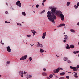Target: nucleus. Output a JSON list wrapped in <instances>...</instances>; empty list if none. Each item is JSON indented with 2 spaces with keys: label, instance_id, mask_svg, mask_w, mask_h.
I'll return each mask as SVG.
<instances>
[{
  "label": "nucleus",
  "instance_id": "obj_14",
  "mask_svg": "<svg viewBox=\"0 0 79 79\" xmlns=\"http://www.w3.org/2000/svg\"><path fill=\"white\" fill-rule=\"evenodd\" d=\"M42 75L43 76H47V74L45 72H43L42 73Z\"/></svg>",
  "mask_w": 79,
  "mask_h": 79
},
{
  "label": "nucleus",
  "instance_id": "obj_10",
  "mask_svg": "<svg viewBox=\"0 0 79 79\" xmlns=\"http://www.w3.org/2000/svg\"><path fill=\"white\" fill-rule=\"evenodd\" d=\"M68 37L67 35H64V40H67V39H68Z\"/></svg>",
  "mask_w": 79,
  "mask_h": 79
},
{
  "label": "nucleus",
  "instance_id": "obj_24",
  "mask_svg": "<svg viewBox=\"0 0 79 79\" xmlns=\"http://www.w3.org/2000/svg\"><path fill=\"white\" fill-rule=\"evenodd\" d=\"M74 7H75V9H77V8H78V6H76V5H75L74 6Z\"/></svg>",
  "mask_w": 79,
  "mask_h": 79
},
{
  "label": "nucleus",
  "instance_id": "obj_30",
  "mask_svg": "<svg viewBox=\"0 0 79 79\" xmlns=\"http://www.w3.org/2000/svg\"><path fill=\"white\" fill-rule=\"evenodd\" d=\"M29 61H32V57H30L29 58Z\"/></svg>",
  "mask_w": 79,
  "mask_h": 79
},
{
  "label": "nucleus",
  "instance_id": "obj_27",
  "mask_svg": "<svg viewBox=\"0 0 79 79\" xmlns=\"http://www.w3.org/2000/svg\"><path fill=\"white\" fill-rule=\"evenodd\" d=\"M59 79H65L64 77H61L59 78Z\"/></svg>",
  "mask_w": 79,
  "mask_h": 79
},
{
  "label": "nucleus",
  "instance_id": "obj_63",
  "mask_svg": "<svg viewBox=\"0 0 79 79\" xmlns=\"http://www.w3.org/2000/svg\"><path fill=\"white\" fill-rule=\"evenodd\" d=\"M27 79H28V78H27Z\"/></svg>",
  "mask_w": 79,
  "mask_h": 79
},
{
  "label": "nucleus",
  "instance_id": "obj_45",
  "mask_svg": "<svg viewBox=\"0 0 79 79\" xmlns=\"http://www.w3.org/2000/svg\"><path fill=\"white\" fill-rule=\"evenodd\" d=\"M46 1H47V0H44L43 1V2H46Z\"/></svg>",
  "mask_w": 79,
  "mask_h": 79
},
{
  "label": "nucleus",
  "instance_id": "obj_54",
  "mask_svg": "<svg viewBox=\"0 0 79 79\" xmlns=\"http://www.w3.org/2000/svg\"><path fill=\"white\" fill-rule=\"evenodd\" d=\"M78 69H76V71H78Z\"/></svg>",
  "mask_w": 79,
  "mask_h": 79
},
{
  "label": "nucleus",
  "instance_id": "obj_61",
  "mask_svg": "<svg viewBox=\"0 0 79 79\" xmlns=\"http://www.w3.org/2000/svg\"><path fill=\"white\" fill-rule=\"evenodd\" d=\"M34 13H35V12H34Z\"/></svg>",
  "mask_w": 79,
  "mask_h": 79
},
{
  "label": "nucleus",
  "instance_id": "obj_20",
  "mask_svg": "<svg viewBox=\"0 0 79 79\" xmlns=\"http://www.w3.org/2000/svg\"><path fill=\"white\" fill-rule=\"evenodd\" d=\"M64 60L66 61H67L68 60V58L66 57H64Z\"/></svg>",
  "mask_w": 79,
  "mask_h": 79
},
{
  "label": "nucleus",
  "instance_id": "obj_42",
  "mask_svg": "<svg viewBox=\"0 0 79 79\" xmlns=\"http://www.w3.org/2000/svg\"><path fill=\"white\" fill-rule=\"evenodd\" d=\"M55 77H56V78H58V76H55Z\"/></svg>",
  "mask_w": 79,
  "mask_h": 79
},
{
  "label": "nucleus",
  "instance_id": "obj_43",
  "mask_svg": "<svg viewBox=\"0 0 79 79\" xmlns=\"http://www.w3.org/2000/svg\"><path fill=\"white\" fill-rule=\"evenodd\" d=\"M47 78L48 79H50V77H47Z\"/></svg>",
  "mask_w": 79,
  "mask_h": 79
},
{
  "label": "nucleus",
  "instance_id": "obj_8",
  "mask_svg": "<svg viewBox=\"0 0 79 79\" xmlns=\"http://www.w3.org/2000/svg\"><path fill=\"white\" fill-rule=\"evenodd\" d=\"M46 36V32L43 34V36L42 37V39H44L45 38V36Z\"/></svg>",
  "mask_w": 79,
  "mask_h": 79
},
{
  "label": "nucleus",
  "instance_id": "obj_32",
  "mask_svg": "<svg viewBox=\"0 0 79 79\" xmlns=\"http://www.w3.org/2000/svg\"><path fill=\"white\" fill-rule=\"evenodd\" d=\"M43 70L44 71H47V69H46L45 68H44L43 69Z\"/></svg>",
  "mask_w": 79,
  "mask_h": 79
},
{
  "label": "nucleus",
  "instance_id": "obj_44",
  "mask_svg": "<svg viewBox=\"0 0 79 79\" xmlns=\"http://www.w3.org/2000/svg\"><path fill=\"white\" fill-rule=\"evenodd\" d=\"M31 45V47H33V45H34V44H30Z\"/></svg>",
  "mask_w": 79,
  "mask_h": 79
},
{
  "label": "nucleus",
  "instance_id": "obj_56",
  "mask_svg": "<svg viewBox=\"0 0 79 79\" xmlns=\"http://www.w3.org/2000/svg\"><path fill=\"white\" fill-rule=\"evenodd\" d=\"M22 23H23L24 22H22Z\"/></svg>",
  "mask_w": 79,
  "mask_h": 79
},
{
  "label": "nucleus",
  "instance_id": "obj_33",
  "mask_svg": "<svg viewBox=\"0 0 79 79\" xmlns=\"http://www.w3.org/2000/svg\"><path fill=\"white\" fill-rule=\"evenodd\" d=\"M31 35H27V37H31Z\"/></svg>",
  "mask_w": 79,
  "mask_h": 79
},
{
  "label": "nucleus",
  "instance_id": "obj_21",
  "mask_svg": "<svg viewBox=\"0 0 79 79\" xmlns=\"http://www.w3.org/2000/svg\"><path fill=\"white\" fill-rule=\"evenodd\" d=\"M70 31L71 32H75V31L74 29H71Z\"/></svg>",
  "mask_w": 79,
  "mask_h": 79
},
{
  "label": "nucleus",
  "instance_id": "obj_52",
  "mask_svg": "<svg viewBox=\"0 0 79 79\" xmlns=\"http://www.w3.org/2000/svg\"><path fill=\"white\" fill-rule=\"evenodd\" d=\"M71 72H68V73H69H69H71Z\"/></svg>",
  "mask_w": 79,
  "mask_h": 79
},
{
  "label": "nucleus",
  "instance_id": "obj_34",
  "mask_svg": "<svg viewBox=\"0 0 79 79\" xmlns=\"http://www.w3.org/2000/svg\"><path fill=\"white\" fill-rule=\"evenodd\" d=\"M17 25H18V26H19H19H21L22 25H21V23H17Z\"/></svg>",
  "mask_w": 79,
  "mask_h": 79
},
{
  "label": "nucleus",
  "instance_id": "obj_49",
  "mask_svg": "<svg viewBox=\"0 0 79 79\" xmlns=\"http://www.w3.org/2000/svg\"><path fill=\"white\" fill-rule=\"evenodd\" d=\"M77 24L78 26H79V22H78L77 23Z\"/></svg>",
  "mask_w": 79,
  "mask_h": 79
},
{
  "label": "nucleus",
  "instance_id": "obj_48",
  "mask_svg": "<svg viewBox=\"0 0 79 79\" xmlns=\"http://www.w3.org/2000/svg\"><path fill=\"white\" fill-rule=\"evenodd\" d=\"M63 42H66V40H64L63 41Z\"/></svg>",
  "mask_w": 79,
  "mask_h": 79
},
{
  "label": "nucleus",
  "instance_id": "obj_2",
  "mask_svg": "<svg viewBox=\"0 0 79 79\" xmlns=\"http://www.w3.org/2000/svg\"><path fill=\"white\" fill-rule=\"evenodd\" d=\"M58 13V14H57V15H60V16L61 20H62V21H64V15H63L62 14V12H61V11H59V12H56V14H57Z\"/></svg>",
  "mask_w": 79,
  "mask_h": 79
},
{
  "label": "nucleus",
  "instance_id": "obj_22",
  "mask_svg": "<svg viewBox=\"0 0 79 79\" xmlns=\"http://www.w3.org/2000/svg\"><path fill=\"white\" fill-rule=\"evenodd\" d=\"M53 77V75L52 74H50L49 76V77H50V78H52Z\"/></svg>",
  "mask_w": 79,
  "mask_h": 79
},
{
  "label": "nucleus",
  "instance_id": "obj_35",
  "mask_svg": "<svg viewBox=\"0 0 79 79\" xmlns=\"http://www.w3.org/2000/svg\"><path fill=\"white\" fill-rule=\"evenodd\" d=\"M45 10H43V11H42V12H41V14L43 13H44V12H45Z\"/></svg>",
  "mask_w": 79,
  "mask_h": 79
},
{
  "label": "nucleus",
  "instance_id": "obj_57",
  "mask_svg": "<svg viewBox=\"0 0 79 79\" xmlns=\"http://www.w3.org/2000/svg\"><path fill=\"white\" fill-rule=\"evenodd\" d=\"M6 5H8V4H7V3L6 2Z\"/></svg>",
  "mask_w": 79,
  "mask_h": 79
},
{
  "label": "nucleus",
  "instance_id": "obj_11",
  "mask_svg": "<svg viewBox=\"0 0 79 79\" xmlns=\"http://www.w3.org/2000/svg\"><path fill=\"white\" fill-rule=\"evenodd\" d=\"M37 47H42V44L38 43V44L37 45Z\"/></svg>",
  "mask_w": 79,
  "mask_h": 79
},
{
  "label": "nucleus",
  "instance_id": "obj_9",
  "mask_svg": "<svg viewBox=\"0 0 79 79\" xmlns=\"http://www.w3.org/2000/svg\"><path fill=\"white\" fill-rule=\"evenodd\" d=\"M70 68L71 69H73L74 71H76V67L70 66Z\"/></svg>",
  "mask_w": 79,
  "mask_h": 79
},
{
  "label": "nucleus",
  "instance_id": "obj_50",
  "mask_svg": "<svg viewBox=\"0 0 79 79\" xmlns=\"http://www.w3.org/2000/svg\"><path fill=\"white\" fill-rule=\"evenodd\" d=\"M2 44V45H4V43H1Z\"/></svg>",
  "mask_w": 79,
  "mask_h": 79
},
{
  "label": "nucleus",
  "instance_id": "obj_19",
  "mask_svg": "<svg viewBox=\"0 0 79 79\" xmlns=\"http://www.w3.org/2000/svg\"><path fill=\"white\" fill-rule=\"evenodd\" d=\"M79 51H74L73 52V53H74V54H77L79 53Z\"/></svg>",
  "mask_w": 79,
  "mask_h": 79
},
{
  "label": "nucleus",
  "instance_id": "obj_15",
  "mask_svg": "<svg viewBox=\"0 0 79 79\" xmlns=\"http://www.w3.org/2000/svg\"><path fill=\"white\" fill-rule=\"evenodd\" d=\"M40 52H41V53H43V52H44V50H43V49H40Z\"/></svg>",
  "mask_w": 79,
  "mask_h": 79
},
{
  "label": "nucleus",
  "instance_id": "obj_51",
  "mask_svg": "<svg viewBox=\"0 0 79 79\" xmlns=\"http://www.w3.org/2000/svg\"><path fill=\"white\" fill-rule=\"evenodd\" d=\"M26 72H24V74H26Z\"/></svg>",
  "mask_w": 79,
  "mask_h": 79
},
{
  "label": "nucleus",
  "instance_id": "obj_1",
  "mask_svg": "<svg viewBox=\"0 0 79 79\" xmlns=\"http://www.w3.org/2000/svg\"><path fill=\"white\" fill-rule=\"evenodd\" d=\"M56 9L55 8H52L51 9V13H52V15H51V12L48 11L47 13V17L48 18V19L49 21H51V22H52V23L54 25H55V20L56 19V17L55 15H58V13H57V14L56 13V12H59L60 11H56Z\"/></svg>",
  "mask_w": 79,
  "mask_h": 79
},
{
  "label": "nucleus",
  "instance_id": "obj_38",
  "mask_svg": "<svg viewBox=\"0 0 79 79\" xmlns=\"http://www.w3.org/2000/svg\"><path fill=\"white\" fill-rule=\"evenodd\" d=\"M79 66L78 65H77L76 67L77 69H78V68H79Z\"/></svg>",
  "mask_w": 79,
  "mask_h": 79
},
{
  "label": "nucleus",
  "instance_id": "obj_36",
  "mask_svg": "<svg viewBox=\"0 0 79 79\" xmlns=\"http://www.w3.org/2000/svg\"><path fill=\"white\" fill-rule=\"evenodd\" d=\"M60 27H61V24H60V25H59L57 26V27H58V28Z\"/></svg>",
  "mask_w": 79,
  "mask_h": 79
},
{
  "label": "nucleus",
  "instance_id": "obj_55",
  "mask_svg": "<svg viewBox=\"0 0 79 79\" xmlns=\"http://www.w3.org/2000/svg\"><path fill=\"white\" fill-rule=\"evenodd\" d=\"M78 45H79V42H78Z\"/></svg>",
  "mask_w": 79,
  "mask_h": 79
},
{
  "label": "nucleus",
  "instance_id": "obj_39",
  "mask_svg": "<svg viewBox=\"0 0 79 79\" xmlns=\"http://www.w3.org/2000/svg\"><path fill=\"white\" fill-rule=\"evenodd\" d=\"M36 8H38L39 7V5L37 4L36 6Z\"/></svg>",
  "mask_w": 79,
  "mask_h": 79
},
{
  "label": "nucleus",
  "instance_id": "obj_26",
  "mask_svg": "<svg viewBox=\"0 0 79 79\" xmlns=\"http://www.w3.org/2000/svg\"><path fill=\"white\" fill-rule=\"evenodd\" d=\"M69 5H70V2H68L67 3V6H69Z\"/></svg>",
  "mask_w": 79,
  "mask_h": 79
},
{
  "label": "nucleus",
  "instance_id": "obj_46",
  "mask_svg": "<svg viewBox=\"0 0 79 79\" xmlns=\"http://www.w3.org/2000/svg\"><path fill=\"white\" fill-rule=\"evenodd\" d=\"M42 5H43L44 6V2H43L42 3Z\"/></svg>",
  "mask_w": 79,
  "mask_h": 79
},
{
  "label": "nucleus",
  "instance_id": "obj_60",
  "mask_svg": "<svg viewBox=\"0 0 79 79\" xmlns=\"http://www.w3.org/2000/svg\"><path fill=\"white\" fill-rule=\"evenodd\" d=\"M56 56H57V55H56Z\"/></svg>",
  "mask_w": 79,
  "mask_h": 79
},
{
  "label": "nucleus",
  "instance_id": "obj_40",
  "mask_svg": "<svg viewBox=\"0 0 79 79\" xmlns=\"http://www.w3.org/2000/svg\"><path fill=\"white\" fill-rule=\"evenodd\" d=\"M5 23H10V22H8L6 21H5Z\"/></svg>",
  "mask_w": 79,
  "mask_h": 79
},
{
  "label": "nucleus",
  "instance_id": "obj_3",
  "mask_svg": "<svg viewBox=\"0 0 79 79\" xmlns=\"http://www.w3.org/2000/svg\"><path fill=\"white\" fill-rule=\"evenodd\" d=\"M60 70H61V71H63V70L62 69V68L59 67L57 69H56L54 70L53 71V72L54 73H58V72H59Z\"/></svg>",
  "mask_w": 79,
  "mask_h": 79
},
{
  "label": "nucleus",
  "instance_id": "obj_7",
  "mask_svg": "<svg viewBox=\"0 0 79 79\" xmlns=\"http://www.w3.org/2000/svg\"><path fill=\"white\" fill-rule=\"evenodd\" d=\"M7 50L9 52H11V48L10 47L8 46L6 47Z\"/></svg>",
  "mask_w": 79,
  "mask_h": 79
},
{
  "label": "nucleus",
  "instance_id": "obj_31",
  "mask_svg": "<svg viewBox=\"0 0 79 79\" xmlns=\"http://www.w3.org/2000/svg\"><path fill=\"white\" fill-rule=\"evenodd\" d=\"M66 79H69V76H66Z\"/></svg>",
  "mask_w": 79,
  "mask_h": 79
},
{
  "label": "nucleus",
  "instance_id": "obj_6",
  "mask_svg": "<svg viewBox=\"0 0 79 79\" xmlns=\"http://www.w3.org/2000/svg\"><path fill=\"white\" fill-rule=\"evenodd\" d=\"M19 74L20 75H21V77H23V75L24 74V73H23V71H20L19 73Z\"/></svg>",
  "mask_w": 79,
  "mask_h": 79
},
{
  "label": "nucleus",
  "instance_id": "obj_4",
  "mask_svg": "<svg viewBox=\"0 0 79 79\" xmlns=\"http://www.w3.org/2000/svg\"><path fill=\"white\" fill-rule=\"evenodd\" d=\"M16 4L19 7H21V2H20V1H17L16 3Z\"/></svg>",
  "mask_w": 79,
  "mask_h": 79
},
{
  "label": "nucleus",
  "instance_id": "obj_37",
  "mask_svg": "<svg viewBox=\"0 0 79 79\" xmlns=\"http://www.w3.org/2000/svg\"><path fill=\"white\" fill-rule=\"evenodd\" d=\"M10 61H7V64H10Z\"/></svg>",
  "mask_w": 79,
  "mask_h": 79
},
{
  "label": "nucleus",
  "instance_id": "obj_29",
  "mask_svg": "<svg viewBox=\"0 0 79 79\" xmlns=\"http://www.w3.org/2000/svg\"><path fill=\"white\" fill-rule=\"evenodd\" d=\"M60 25L61 26V27L62 26H65V24H60Z\"/></svg>",
  "mask_w": 79,
  "mask_h": 79
},
{
  "label": "nucleus",
  "instance_id": "obj_13",
  "mask_svg": "<svg viewBox=\"0 0 79 79\" xmlns=\"http://www.w3.org/2000/svg\"><path fill=\"white\" fill-rule=\"evenodd\" d=\"M74 73H75V74L74 75V76L76 78H77V77H78V76H77V73L75 72H74Z\"/></svg>",
  "mask_w": 79,
  "mask_h": 79
},
{
  "label": "nucleus",
  "instance_id": "obj_47",
  "mask_svg": "<svg viewBox=\"0 0 79 79\" xmlns=\"http://www.w3.org/2000/svg\"><path fill=\"white\" fill-rule=\"evenodd\" d=\"M5 13H6V14H8V11H6Z\"/></svg>",
  "mask_w": 79,
  "mask_h": 79
},
{
  "label": "nucleus",
  "instance_id": "obj_18",
  "mask_svg": "<svg viewBox=\"0 0 79 79\" xmlns=\"http://www.w3.org/2000/svg\"><path fill=\"white\" fill-rule=\"evenodd\" d=\"M67 46L66 47V49H68L69 50V49H70V47H69V45H68V44H67Z\"/></svg>",
  "mask_w": 79,
  "mask_h": 79
},
{
  "label": "nucleus",
  "instance_id": "obj_59",
  "mask_svg": "<svg viewBox=\"0 0 79 79\" xmlns=\"http://www.w3.org/2000/svg\"><path fill=\"white\" fill-rule=\"evenodd\" d=\"M1 76H2V75H0V77H1Z\"/></svg>",
  "mask_w": 79,
  "mask_h": 79
},
{
  "label": "nucleus",
  "instance_id": "obj_58",
  "mask_svg": "<svg viewBox=\"0 0 79 79\" xmlns=\"http://www.w3.org/2000/svg\"><path fill=\"white\" fill-rule=\"evenodd\" d=\"M2 40H1V43H2Z\"/></svg>",
  "mask_w": 79,
  "mask_h": 79
},
{
  "label": "nucleus",
  "instance_id": "obj_41",
  "mask_svg": "<svg viewBox=\"0 0 79 79\" xmlns=\"http://www.w3.org/2000/svg\"><path fill=\"white\" fill-rule=\"evenodd\" d=\"M77 6H79V2L77 3Z\"/></svg>",
  "mask_w": 79,
  "mask_h": 79
},
{
  "label": "nucleus",
  "instance_id": "obj_62",
  "mask_svg": "<svg viewBox=\"0 0 79 79\" xmlns=\"http://www.w3.org/2000/svg\"><path fill=\"white\" fill-rule=\"evenodd\" d=\"M58 57H59V56H57V58H58Z\"/></svg>",
  "mask_w": 79,
  "mask_h": 79
},
{
  "label": "nucleus",
  "instance_id": "obj_64",
  "mask_svg": "<svg viewBox=\"0 0 79 79\" xmlns=\"http://www.w3.org/2000/svg\"><path fill=\"white\" fill-rule=\"evenodd\" d=\"M33 6H32V7H33Z\"/></svg>",
  "mask_w": 79,
  "mask_h": 79
},
{
  "label": "nucleus",
  "instance_id": "obj_16",
  "mask_svg": "<svg viewBox=\"0 0 79 79\" xmlns=\"http://www.w3.org/2000/svg\"><path fill=\"white\" fill-rule=\"evenodd\" d=\"M31 32H32V33L33 34V35H35V33H36V32L35 31H34V30H31Z\"/></svg>",
  "mask_w": 79,
  "mask_h": 79
},
{
  "label": "nucleus",
  "instance_id": "obj_5",
  "mask_svg": "<svg viewBox=\"0 0 79 79\" xmlns=\"http://www.w3.org/2000/svg\"><path fill=\"white\" fill-rule=\"evenodd\" d=\"M27 58V55H26L24 56H23L20 59V60H26Z\"/></svg>",
  "mask_w": 79,
  "mask_h": 79
},
{
  "label": "nucleus",
  "instance_id": "obj_12",
  "mask_svg": "<svg viewBox=\"0 0 79 79\" xmlns=\"http://www.w3.org/2000/svg\"><path fill=\"white\" fill-rule=\"evenodd\" d=\"M60 76H64L65 75V72H63L60 73Z\"/></svg>",
  "mask_w": 79,
  "mask_h": 79
},
{
  "label": "nucleus",
  "instance_id": "obj_28",
  "mask_svg": "<svg viewBox=\"0 0 79 79\" xmlns=\"http://www.w3.org/2000/svg\"><path fill=\"white\" fill-rule=\"evenodd\" d=\"M32 77V76L31 75H29L28 76V77L29 78H31V77Z\"/></svg>",
  "mask_w": 79,
  "mask_h": 79
},
{
  "label": "nucleus",
  "instance_id": "obj_23",
  "mask_svg": "<svg viewBox=\"0 0 79 79\" xmlns=\"http://www.w3.org/2000/svg\"><path fill=\"white\" fill-rule=\"evenodd\" d=\"M22 15H24V16H26V13H25V12H22Z\"/></svg>",
  "mask_w": 79,
  "mask_h": 79
},
{
  "label": "nucleus",
  "instance_id": "obj_53",
  "mask_svg": "<svg viewBox=\"0 0 79 79\" xmlns=\"http://www.w3.org/2000/svg\"><path fill=\"white\" fill-rule=\"evenodd\" d=\"M64 34H65V32H64Z\"/></svg>",
  "mask_w": 79,
  "mask_h": 79
},
{
  "label": "nucleus",
  "instance_id": "obj_17",
  "mask_svg": "<svg viewBox=\"0 0 79 79\" xmlns=\"http://www.w3.org/2000/svg\"><path fill=\"white\" fill-rule=\"evenodd\" d=\"M70 48H74V46L73 45H71L70 46Z\"/></svg>",
  "mask_w": 79,
  "mask_h": 79
},
{
  "label": "nucleus",
  "instance_id": "obj_25",
  "mask_svg": "<svg viewBox=\"0 0 79 79\" xmlns=\"http://www.w3.org/2000/svg\"><path fill=\"white\" fill-rule=\"evenodd\" d=\"M67 63H71V61L70 60H67Z\"/></svg>",
  "mask_w": 79,
  "mask_h": 79
}]
</instances>
